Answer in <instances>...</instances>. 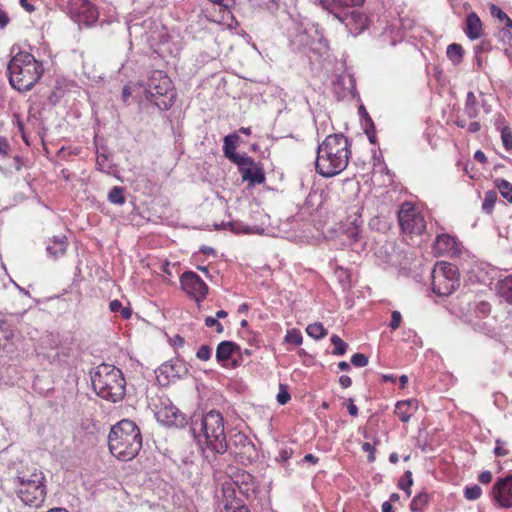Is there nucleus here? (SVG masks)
Here are the masks:
<instances>
[{
  "mask_svg": "<svg viewBox=\"0 0 512 512\" xmlns=\"http://www.w3.org/2000/svg\"><path fill=\"white\" fill-rule=\"evenodd\" d=\"M143 444L140 428L130 419L113 425L108 434L110 453L121 461H130L140 452Z\"/></svg>",
  "mask_w": 512,
  "mask_h": 512,
  "instance_id": "obj_4",
  "label": "nucleus"
},
{
  "mask_svg": "<svg viewBox=\"0 0 512 512\" xmlns=\"http://www.w3.org/2000/svg\"><path fill=\"white\" fill-rule=\"evenodd\" d=\"M292 454H293V450L291 448L284 447V448L280 449L279 455L277 456L276 460L278 462L284 463L288 459L291 458Z\"/></svg>",
  "mask_w": 512,
  "mask_h": 512,
  "instance_id": "obj_54",
  "label": "nucleus"
},
{
  "mask_svg": "<svg viewBox=\"0 0 512 512\" xmlns=\"http://www.w3.org/2000/svg\"><path fill=\"white\" fill-rule=\"evenodd\" d=\"M226 512H250L249 508L240 502H228L224 504Z\"/></svg>",
  "mask_w": 512,
  "mask_h": 512,
  "instance_id": "obj_48",
  "label": "nucleus"
},
{
  "mask_svg": "<svg viewBox=\"0 0 512 512\" xmlns=\"http://www.w3.org/2000/svg\"><path fill=\"white\" fill-rule=\"evenodd\" d=\"M125 189L120 186H114L108 193V201L112 204L123 205L126 201Z\"/></svg>",
  "mask_w": 512,
  "mask_h": 512,
  "instance_id": "obj_35",
  "label": "nucleus"
},
{
  "mask_svg": "<svg viewBox=\"0 0 512 512\" xmlns=\"http://www.w3.org/2000/svg\"><path fill=\"white\" fill-rule=\"evenodd\" d=\"M413 485L412 472L410 470L405 471L403 476L398 481V487L406 493L407 497L411 495V486Z\"/></svg>",
  "mask_w": 512,
  "mask_h": 512,
  "instance_id": "obj_38",
  "label": "nucleus"
},
{
  "mask_svg": "<svg viewBox=\"0 0 512 512\" xmlns=\"http://www.w3.org/2000/svg\"><path fill=\"white\" fill-rule=\"evenodd\" d=\"M364 132L367 135L370 143H372V144L377 143L375 125L373 123L372 118L369 116L368 113H366V126L364 129Z\"/></svg>",
  "mask_w": 512,
  "mask_h": 512,
  "instance_id": "obj_43",
  "label": "nucleus"
},
{
  "mask_svg": "<svg viewBox=\"0 0 512 512\" xmlns=\"http://www.w3.org/2000/svg\"><path fill=\"white\" fill-rule=\"evenodd\" d=\"M14 336L13 330L5 320H0L1 343H7Z\"/></svg>",
  "mask_w": 512,
  "mask_h": 512,
  "instance_id": "obj_45",
  "label": "nucleus"
},
{
  "mask_svg": "<svg viewBox=\"0 0 512 512\" xmlns=\"http://www.w3.org/2000/svg\"><path fill=\"white\" fill-rule=\"evenodd\" d=\"M224 422L220 412L211 410L191 420L190 432L202 449L222 455L228 451Z\"/></svg>",
  "mask_w": 512,
  "mask_h": 512,
  "instance_id": "obj_2",
  "label": "nucleus"
},
{
  "mask_svg": "<svg viewBox=\"0 0 512 512\" xmlns=\"http://www.w3.org/2000/svg\"><path fill=\"white\" fill-rule=\"evenodd\" d=\"M122 303L115 299V300H112L110 303H109V309L111 312L113 313H116V312H120L121 308H122Z\"/></svg>",
  "mask_w": 512,
  "mask_h": 512,
  "instance_id": "obj_61",
  "label": "nucleus"
},
{
  "mask_svg": "<svg viewBox=\"0 0 512 512\" xmlns=\"http://www.w3.org/2000/svg\"><path fill=\"white\" fill-rule=\"evenodd\" d=\"M330 342L334 345L332 354L335 356H342L346 353L348 344L343 341L337 334H333L330 338Z\"/></svg>",
  "mask_w": 512,
  "mask_h": 512,
  "instance_id": "obj_37",
  "label": "nucleus"
},
{
  "mask_svg": "<svg viewBox=\"0 0 512 512\" xmlns=\"http://www.w3.org/2000/svg\"><path fill=\"white\" fill-rule=\"evenodd\" d=\"M46 477L41 470L15 469L13 484L17 497L28 506L39 507L45 500Z\"/></svg>",
  "mask_w": 512,
  "mask_h": 512,
  "instance_id": "obj_6",
  "label": "nucleus"
},
{
  "mask_svg": "<svg viewBox=\"0 0 512 512\" xmlns=\"http://www.w3.org/2000/svg\"><path fill=\"white\" fill-rule=\"evenodd\" d=\"M212 349L209 345H202L196 353V357L201 361H208L211 358Z\"/></svg>",
  "mask_w": 512,
  "mask_h": 512,
  "instance_id": "obj_49",
  "label": "nucleus"
},
{
  "mask_svg": "<svg viewBox=\"0 0 512 512\" xmlns=\"http://www.w3.org/2000/svg\"><path fill=\"white\" fill-rule=\"evenodd\" d=\"M10 150V145L5 137L0 136V155H7Z\"/></svg>",
  "mask_w": 512,
  "mask_h": 512,
  "instance_id": "obj_59",
  "label": "nucleus"
},
{
  "mask_svg": "<svg viewBox=\"0 0 512 512\" xmlns=\"http://www.w3.org/2000/svg\"><path fill=\"white\" fill-rule=\"evenodd\" d=\"M222 493H223V497H224V504L228 503V502H232V501L243 503L241 499H238L236 497V491H235L233 483L227 482V483L223 484Z\"/></svg>",
  "mask_w": 512,
  "mask_h": 512,
  "instance_id": "obj_39",
  "label": "nucleus"
},
{
  "mask_svg": "<svg viewBox=\"0 0 512 512\" xmlns=\"http://www.w3.org/2000/svg\"><path fill=\"white\" fill-rule=\"evenodd\" d=\"M492 473L488 470H485L483 472H481L478 476V481L481 483V484H489L491 481H492Z\"/></svg>",
  "mask_w": 512,
  "mask_h": 512,
  "instance_id": "obj_57",
  "label": "nucleus"
},
{
  "mask_svg": "<svg viewBox=\"0 0 512 512\" xmlns=\"http://www.w3.org/2000/svg\"><path fill=\"white\" fill-rule=\"evenodd\" d=\"M429 501V495L425 492H421L418 495H416L411 503H410V510L412 512H420L421 507L426 505Z\"/></svg>",
  "mask_w": 512,
  "mask_h": 512,
  "instance_id": "obj_40",
  "label": "nucleus"
},
{
  "mask_svg": "<svg viewBox=\"0 0 512 512\" xmlns=\"http://www.w3.org/2000/svg\"><path fill=\"white\" fill-rule=\"evenodd\" d=\"M301 462H308L315 465L319 462V458L314 456L313 454H306L301 460Z\"/></svg>",
  "mask_w": 512,
  "mask_h": 512,
  "instance_id": "obj_63",
  "label": "nucleus"
},
{
  "mask_svg": "<svg viewBox=\"0 0 512 512\" xmlns=\"http://www.w3.org/2000/svg\"><path fill=\"white\" fill-rule=\"evenodd\" d=\"M465 114L470 118L474 119L478 116L477 99L472 91H469L466 95L465 101Z\"/></svg>",
  "mask_w": 512,
  "mask_h": 512,
  "instance_id": "obj_30",
  "label": "nucleus"
},
{
  "mask_svg": "<svg viewBox=\"0 0 512 512\" xmlns=\"http://www.w3.org/2000/svg\"><path fill=\"white\" fill-rule=\"evenodd\" d=\"M10 23V18L6 11L0 6V29H5Z\"/></svg>",
  "mask_w": 512,
  "mask_h": 512,
  "instance_id": "obj_58",
  "label": "nucleus"
},
{
  "mask_svg": "<svg viewBox=\"0 0 512 512\" xmlns=\"http://www.w3.org/2000/svg\"><path fill=\"white\" fill-rule=\"evenodd\" d=\"M130 97H131V88L128 85H125L122 89L123 102L127 103Z\"/></svg>",
  "mask_w": 512,
  "mask_h": 512,
  "instance_id": "obj_64",
  "label": "nucleus"
},
{
  "mask_svg": "<svg viewBox=\"0 0 512 512\" xmlns=\"http://www.w3.org/2000/svg\"><path fill=\"white\" fill-rule=\"evenodd\" d=\"M160 371L166 374L167 377L181 378L188 374L189 370L181 360L170 361L164 363L160 367Z\"/></svg>",
  "mask_w": 512,
  "mask_h": 512,
  "instance_id": "obj_23",
  "label": "nucleus"
},
{
  "mask_svg": "<svg viewBox=\"0 0 512 512\" xmlns=\"http://www.w3.org/2000/svg\"><path fill=\"white\" fill-rule=\"evenodd\" d=\"M398 222L402 231L409 234H422L426 228L423 216L407 202L401 205L398 211Z\"/></svg>",
  "mask_w": 512,
  "mask_h": 512,
  "instance_id": "obj_10",
  "label": "nucleus"
},
{
  "mask_svg": "<svg viewBox=\"0 0 512 512\" xmlns=\"http://www.w3.org/2000/svg\"><path fill=\"white\" fill-rule=\"evenodd\" d=\"M96 167L98 170L106 173H110L112 168L109 155L107 153V148L104 146H102L100 149H97Z\"/></svg>",
  "mask_w": 512,
  "mask_h": 512,
  "instance_id": "obj_26",
  "label": "nucleus"
},
{
  "mask_svg": "<svg viewBox=\"0 0 512 512\" xmlns=\"http://www.w3.org/2000/svg\"><path fill=\"white\" fill-rule=\"evenodd\" d=\"M276 399L280 405H285L290 401L291 395L288 390V385L283 383L279 384V392L276 396Z\"/></svg>",
  "mask_w": 512,
  "mask_h": 512,
  "instance_id": "obj_47",
  "label": "nucleus"
},
{
  "mask_svg": "<svg viewBox=\"0 0 512 512\" xmlns=\"http://www.w3.org/2000/svg\"><path fill=\"white\" fill-rule=\"evenodd\" d=\"M495 186L499 190L501 196L506 199L509 203H512V184L502 178L495 180Z\"/></svg>",
  "mask_w": 512,
  "mask_h": 512,
  "instance_id": "obj_31",
  "label": "nucleus"
},
{
  "mask_svg": "<svg viewBox=\"0 0 512 512\" xmlns=\"http://www.w3.org/2000/svg\"><path fill=\"white\" fill-rule=\"evenodd\" d=\"M237 351H240V346L237 343L229 340L222 341L216 348V360L219 363H224L231 359Z\"/></svg>",
  "mask_w": 512,
  "mask_h": 512,
  "instance_id": "obj_22",
  "label": "nucleus"
},
{
  "mask_svg": "<svg viewBox=\"0 0 512 512\" xmlns=\"http://www.w3.org/2000/svg\"><path fill=\"white\" fill-rule=\"evenodd\" d=\"M351 141L342 133L328 135L317 146L315 170L325 178H331L346 169L351 155Z\"/></svg>",
  "mask_w": 512,
  "mask_h": 512,
  "instance_id": "obj_1",
  "label": "nucleus"
},
{
  "mask_svg": "<svg viewBox=\"0 0 512 512\" xmlns=\"http://www.w3.org/2000/svg\"><path fill=\"white\" fill-rule=\"evenodd\" d=\"M252 6L266 10H277L279 7V0H249Z\"/></svg>",
  "mask_w": 512,
  "mask_h": 512,
  "instance_id": "obj_41",
  "label": "nucleus"
},
{
  "mask_svg": "<svg viewBox=\"0 0 512 512\" xmlns=\"http://www.w3.org/2000/svg\"><path fill=\"white\" fill-rule=\"evenodd\" d=\"M67 247L68 241L66 236H53L46 243V252L52 258L58 259L66 253Z\"/></svg>",
  "mask_w": 512,
  "mask_h": 512,
  "instance_id": "obj_19",
  "label": "nucleus"
},
{
  "mask_svg": "<svg viewBox=\"0 0 512 512\" xmlns=\"http://www.w3.org/2000/svg\"><path fill=\"white\" fill-rule=\"evenodd\" d=\"M491 311V305L488 302L481 301L477 304L475 312L478 316H486Z\"/></svg>",
  "mask_w": 512,
  "mask_h": 512,
  "instance_id": "obj_52",
  "label": "nucleus"
},
{
  "mask_svg": "<svg viewBox=\"0 0 512 512\" xmlns=\"http://www.w3.org/2000/svg\"><path fill=\"white\" fill-rule=\"evenodd\" d=\"M204 323L207 327H215L217 333H222L224 331L223 325L215 317L207 316L204 320Z\"/></svg>",
  "mask_w": 512,
  "mask_h": 512,
  "instance_id": "obj_51",
  "label": "nucleus"
},
{
  "mask_svg": "<svg viewBox=\"0 0 512 512\" xmlns=\"http://www.w3.org/2000/svg\"><path fill=\"white\" fill-rule=\"evenodd\" d=\"M230 230L236 234L244 233V234H263L264 228L259 226L250 227L243 223L242 221H231L227 224Z\"/></svg>",
  "mask_w": 512,
  "mask_h": 512,
  "instance_id": "obj_24",
  "label": "nucleus"
},
{
  "mask_svg": "<svg viewBox=\"0 0 512 512\" xmlns=\"http://www.w3.org/2000/svg\"><path fill=\"white\" fill-rule=\"evenodd\" d=\"M368 357L362 353H355L351 357V363L356 367H364L368 364Z\"/></svg>",
  "mask_w": 512,
  "mask_h": 512,
  "instance_id": "obj_50",
  "label": "nucleus"
},
{
  "mask_svg": "<svg viewBox=\"0 0 512 512\" xmlns=\"http://www.w3.org/2000/svg\"><path fill=\"white\" fill-rule=\"evenodd\" d=\"M497 192L495 190H488L485 193L484 200L482 203V210L486 214H491L495 203L497 201Z\"/></svg>",
  "mask_w": 512,
  "mask_h": 512,
  "instance_id": "obj_36",
  "label": "nucleus"
},
{
  "mask_svg": "<svg viewBox=\"0 0 512 512\" xmlns=\"http://www.w3.org/2000/svg\"><path fill=\"white\" fill-rule=\"evenodd\" d=\"M482 494V489L479 485L474 484L466 486L464 489V496L467 500H477Z\"/></svg>",
  "mask_w": 512,
  "mask_h": 512,
  "instance_id": "obj_46",
  "label": "nucleus"
},
{
  "mask_svg": "<svg viewBox=\"0 0 512 512\" xmlns=\"http://www.w3.org/2000/svg\"><path fill=\"white\" fill-rule=\"evenodd\" d=\"M306 333L315 340H320L327 335V329L324 328L320 322L309 324L306 328Z\"/></svg>",
  "mask_w": 512,
  "mask_h": 512,
  "instance_id": "obj_33",
  "label": "nucleus"
},
{
  "mask_svg": "<svg viewBox=\"0 0 512 512\" xmlns=\"http://www.w3.org/2000/svg\"><path fill=\"white\" fill-rule=\"evenodd\" d=\"M490 14L498 20L505 23V27L502 29L512 30V19L497 5L492 4L490 6Z\"/></svg>",
  "mask_w": 512,
  "mask_h": 512,
  "instance_id": "obj_32",
  "label": "nucleus"
},
{
  "mask_svg": "<svg viewBox=\"0 0 512 512\" xmlns=\"http://www.w3.org/2000/svg\"><path fill=\"white\" fill-rule=\"evenodd\" d=\"M363 221L361 219L355 218L350 222V226L346 230L347 237L351 239L352 242H358L360 239V233L362 228Z\"/></svg>",
  "mask_w": 512,
  "mask_h": 512,
  "instance_id": "obj_34",
  "label": "nucleus"
},
{
  "mask_svg": "<svg viewBox=\"0 0 512 512\" xmlns=\"http://www.w3.org/2000/svg\"><path fill=\"white\" fill-rule=\"evenodd\" d=\"M501 140L504 148L507 151L512 150V129L505 125L501 128Z\"/></svg>",
  "mask_w": 512,
  "mask_h": 512,
  "instance_id": "obj_44",
  "label": "nucleus"
},
{
  "mask_svg": "<svg viewBox=\"0 0 512 512\" xmlns=\"http://www.w3.org/2000/svg\"><path fill=\"white\" fill-rule=\"evenodd\" d=\"M495 448H494V454L498 457H503L508 454V450L504 449L503 446L505 445V442L501 439H496L495 441Z\"/></svg>",
  "mask_w": 512,
  "mask_h": 512,
  "instance_id": "obj_56",
  "label": "nucleus"
},
{
  "mask_svg": "<svg viewBox=\"0 0 512 512\" xmlns=\"http://www.w3.org/2000/svg\"><path fill=\"white\" fill-rule=\"evenodd\" d=\"M284 341L294 346H299L302 344L303 337L299 330L291 329L287 331Z\"/></svg>",
  "mask_w": 512,
  "mask_h": 512,
  "instance_id": "obj_42",
  "label": "nucleus"
},
{
  "mask_svg": "<svg viewBox=\"0 0 512 512\" xmlns=\"http://www.w3.org/2000/svg\"><path fill=\"white\" fill-rule=\"evenodd\" d=\"M243 181L248 182L249 186L263 184L266 180L265 172L260 163L253 160L252 164L237 165Z\"/></svg>",
  "mask_w": 512,
  "mask_h": 512,
  "instance_id": "obj_16",
  "label": "nucleus"
},
{
  "mask_svg": "<svg viewBox=\"0 0 512 512\" xmlns=\"http://www.w3.org/2000/svg\"><path fill=\"white\" fill-rule=\"evenodd\" d=\"M67 9L70 18L79 25L90 27L98 19L97 8L88 0H68Z\"/></svg>",
  "mask_w": 512,
  "mask_h": 512,
  "instance_id": "obj_9",
  "label": "nucleus"
},
{
  "mask_svg": "<svg viewBox=\"0 0 512 512\" xmlns=\"http://www.w3.org/2000/svg\"><path fill=\"white\" fill-rule=\"evenodd\" d=\"M95 393L112 403L121 401L126 394V381L122 371L114 365L102 363L91 372Z\"/></svg>",
  "mask_w": 512,
  "mask_h": 512,
  "instance_id": "obj_5",
  "label": "nucleus"
},
{
  "mask_svg": "<svg viewBox=\"0 0 512 512\" xmlns=\"http://www.w3.org/2000/svg\"><path fill=\"white\" fill-rule=\"evenodd\" d=\"M335 18H337L341 23L345 24L347 28L352 30V25L356 27L354 30L361 31L364 28L366 22V16L358 10H349L345 12L336 13L331 11Z\"/></svg>",
  "mask_w": 512,
  "mask_h": 512,
  "instance_id": "obj_17",
  "label": "nucleus"
},
{
  "mask_svg": "<svg viewBox=\"0 0 512 512\" xmlns=\"http://www.w3.org/2000/svg\"><path fill=\"white\" fill-rule=\"evenodd\" d=\"M362 450L368 453L367 459L368 462L375 461V448L374 445L369 442H364L362 444Z\"/></svg>",
  "mask_w": 512,
  "mask_h": 512,
  "instance_id": "obj_55",
  "label": "nucleus"
},
{
  "mask_svg": "<svg viewBox=\"0 0 512 512\" xmlns=\"http://www.w3.org/2000/svg\"><path fill=\"white\" fill-rule=\"evenodd\" d=\"M497 291L501 298L512 304V277H506L499 281L497 283Z\"/></svg>",
  "mask_w": 512,
  "mask_h": 512,
  "instance_id": "obj_27",
  "label": "nucleus"
},
{
  "mask_svg": "<svg viewBox=\"0 0 512 512\" xmlns=\"http://www.w3.org/2000/svg\"><path fill=\"white\" fill-rule=\"evenodd\" d=\"M156 405L155 416L159 423L166 427L182 428L188 424V418L169 400Z\"/></svg>",
  "mask_w": 512,
  "mask_h": 512,
  "instance_id": "obj_12",
  "label": "nucleus"
},
{
  "mask_svg": "<svg viewBox=\"0 0 512 512\" xmlns=\"http://www.w3.org/2000/svg\"><path fill=\"white\" fill-rule=\"evenodd\" d=\"M74 86L73 81H68L64 78H57L55 80V84L53 89L48 96V102L55 106L59 103V101L64 97V95L70 91V89Z\"/></svg>",
  "mask_w": 512,
  "mask_h": 512,
  "instance_id": "obj_20",
  "label": "nucleus"
},
{
  "mask_svg": "<svg viewBox=\"0 0 512 512\" xmlns=\"http://www.w3.org/2000/svg\"><path fill=\"white\" fill-rule=\"evenodd\" d=\"M465 34L470 40L478 39L483 32L482 22L475 12H471L466 17Z\"/></svg>",
  "mask_w": 512,
  "mask_h": 512,
  "instance_id": "obj_21",
  "label": "nucleus"
},
{
  "mask_svg": "<svg viewBox=\"0 0 512 512\" xmlns=\"http://www.w3.org/2000/svg\"><path fill=\"white\" fill-rule=\"evenodd\" d=\"M498 40L503 46L504 54L512 63V31L509 29H500L498 31Z\"/></svg>",
  "mask_w": 512,
  "mask_h": 512,
  "instance_id": "obj_25",
  "label": "nucleus"
},
{
  "mask_svg": "<svg viewBox=\"0 0 512 512\" xmlns=\"http://www.w3.org/2000/svg\"><path fill=\"white\" fill-rule=\"evenodd\" d=\"M490 498L501 508L512 507V474L496 480L489 492Z\"/></svg>",
  "mask_w": 512,
  "mask_h": 512,
  "instance_id": "obj_14",
  "label": "nucleus"
},
{
  "mask_svg": "<svg viewBox=\"0 0 512 512\" xmlns=\"http://www.w3.org/2000/svg\"><path fill=\"white\" fill-rule=\"evenodd\" d=\"M339 384L342 388H348L352 385V379L348 375H342L339 377Z\"/></svg>",
  "mask_w": 512,
  "mask_h": 512,
  "instance_id": "obj_62",
  "label": "nucleus"
},
{
  "mask_svg": "<svg viewBox=\"0 0 512 512\" xmlns=\"http://www.w3.org/2000/svg\"><path fill=\"white\" fill-rule=\"evenodd\" d=\"M240 137L237 133H231L224 137L223 139V154L224 156L230 160L232 163L236 165H246L252 164L253 158L248 156L246 153L242 155L236 152L238 141Z\"/></svg>",
  "mask_w": 512,
  "mask_h": 512,
  "instance_id": "obj_15",
  "label": "nucleus"
},
{
  "mask_svg": "<svg viewBox=\"0 0 512 512\" xmlns=\"http://www.w3.org/2000/svg\"><path fill=\"white\" fill-rule=\"evenodd\" d=\"M413 403V400L398 401L396 403L395 414L402 422L406 423L411 419L412 413L410 412V407Z\"/></svg>",
  "mask_w": 512,
  "mask_h": 512,
  "instance_id": "obj_28",
  "label": "nucleus"
},
{
  "mask_svg": "<svg viewBox=\"0 0 512 512\" xmlns=\"http://www.w3.org/2000/svg\"><path fill=\"white\" fill-rule=\"evenodd\" d=\"M182 290L195 302L201 303L208 294V285L194 271H186L180 276Z\"/></svg>",
  "mask_w": 512,
  "mask_h": 512,
  "instance_id": "obj_11",
  "label": "nucleus"
},
{
  "mask_svg": "<svg viewBox=\"0 0 512 512\" xmlns=\"http://www.w3.org/2000/svg\"><path fill=\"white\" fill-rule=\"evenodd\" d=\"M10 56L7 65L10 85L19 92L30 91L43 75L42 63L17 45L10 48Z\"/></svg>",
  "mask_w": 512,
  "mask_h": 512,
  "instance_id": "obj_3",
  "label": "nucleus"
},
{
  "mask_svg": "<svg viewBox=\"0 0 512 512\" xmlns=\"http://www.w3.org/2000/svg\"><path fill=\"white\" fill-rule=\"evenodd\" d=\"M227 442L230 453L239 457L242 461L244 459L251 461L256 456L255 445L249 437L241 431L231 433Z\"/></svg>",
  "mask_w": 512,
  "mask_h": 512,
  "instance_id": "obj_13",
  "label": "nucleus"
},
{
  "mask_svg": "<svg viewBox=\"0 0 512 512\" xmlns=\"http://www.w3.org/2000/svg\"><path fill=\"white\" fill-rule=\"evenodd\" d=\"M401 321H402L401 313L399 311H393L392 315H391V321L389 323V327L392 330H396L399 328Z\"/></svg>",
  "mask_w": 512,
  "mask_h": 512,
  "instance_id": "obj_53",
  "label": "nucleus"
},
{
  "mask_svg": "<svg viewBox=\"0 0 512 512\" xmlns=\"http://www.w3.org/2000/svg\"><path fill=\"white\" fill-rule=\"evenodd\" d=\"M147 99L162 111L169 110L175 103L176 92L171 79L161 70L151 73L146 84Z\"/></svg>",
  "mask_w": 512,
  "mask_h": 512,
  "instance_id": "obj_7",
  "label": "nucleus"
},
{
  "mask_svg": "<svg viewBox=\"0 0 512 512\" xmlns=\"http://www.w3.org/2000/svg\"><path fill=\"white\" fill-rule=\"evenodd\" d=\"M434 250L439 255H455L459 251L457 240L449 234H440L435 240Z\"/></svg>",
  "mask_w": 512,
  "mask_h": 512,
  "instance_id": "obj_18",
  "label": "nucleus"
},
{
  "mask_svg": "<svg viewBox=\"0 0 512 512\" xmlns=\"http://www.w3.org/2000/svg\"><path fill=\"white\" fill-rule=\"evenodd\" d=\"M432 291L438 296H450L460 286V273L455 264L437 262L432 270Z\"/></svg>",
  "mask_w": 512,
  "mask_h": 512,
  "instance_id": "obj_8",
  "label": "nucleus"
},
{
  "mask_svg": "<svg viewBox=\"0 0 512 512\" xmlns=\"http://www.w3.org/2000/svg\"><path fill=\"white\" fill-rule=\"evenodd\" d=\"M446 55L454 65H459L463 61L464 49L460 44L452 43L448 45Z\"/></svg>",
  "mask_w": 512,
  "mask_h": 512,
  "instance_id": "obj_29",
  "label": "nucleus"
},
{
  "mask_svg": "<svg viewBox=\"0 0 512 512\" xmlns=\"http://www.w3.org/2000/svg\"><path fill=\"white\" fill-rule=\"evenodd\" d=\"M347 410L348 413L353 417L358 415V407L354 404V400L352 398L348 400Z\"/></svg>",
  "mask_w": 512,
  "mask_h": 512,
  "instance_id": "obj_60",
  "label": "nucleus"
}]
</instances>
